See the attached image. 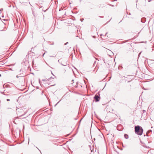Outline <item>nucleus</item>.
<instances>
[{"mask_svg": "<svg viewBox=\"0 0 154 154\" xmlns=\"http://www.w3.org/2000/svg\"><path fill=\"white\" fill-rule=\"evenodd\" d=\"M124 137H125V138L126 139H127L128 137V135L126 134H125Z\"/></svg>", "mask_w": 154, "mask_h": 154, "instance_id": "7ed1b4c3", "label": "nucleus"}, {"mask_svg": "<svg viewBox=\"0 0 154 154\" xmlns=\"http://www.w3.org/2000/svg\"><path fill=\"white\" fill-rule=\"evenodd\" d=\"M135 131L138 135H140L143 133V129L140 126H136L135 128Z\"/></svg>", "mask_w": 154, "mask_h": 154, "instance_id": "f257e3e1", "label": "nucleus"}, {"mask_svg": "<svg viewBox=\"0 0 154 154\" xmlns=\"http://www.w3.org/2000/svg\"><path fill=\"white\" fill-rule=\"evenodd\" d=\"M7 101H9V100H9V99H7Z\"/></svg>", "mask_w": 154, "mask_h": 154, "instance_id": "20e7f679", "label": "nucleus"}, {"mask_svg": "<svg viewBox=\"0 0 154 154\" xmlns=\"http://www.w3.org/2000/svg\"><path fill=\"white\" fill-rule=\"evenodd\" d=\"M94 98L96 102L98 101L100 99V97L97 94L95 95Z\"/></svg>", "mask_w": 154, "mask_h": 154, "instance_id": "f03ea898", "label": "nucleus"}]
</instances>
